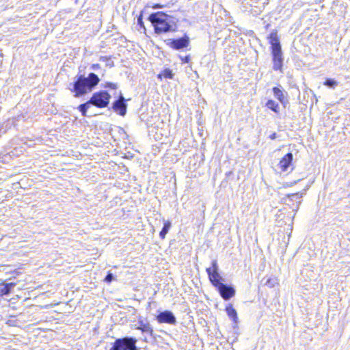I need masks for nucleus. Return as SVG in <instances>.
I'll return each mask as SVG.
<instances>
[{
	"instance_id": "obj_27",
	"label": "nucleus",
	"mask_w": 350,
	"mask_h": 350,
	"mask_svg": "<svg viewBox=\"0 0 350 350\" xmlns=\"http://www.w3.org/2000/svg\"><path fill=\"white\" fill-rule=\"evenodd\" d=\"M267 285L269 286L270 287L273 286V285L271 284V280H267Z\"/></svg>"
},
{
	"instance_id": "obj_17",
	"label": "nucleus",
	"mask_w": 350,
	"mask_h": 350,
	"mask_svg": "<svg viewBox=\"0 0 350 350\" xmlns=\"http://www.w3.org/2000/svg\"><path fill=\"white\" fill-rule=\"evenodd\" d=\"M273 92L274 96L277 98L282 103H283L285 98L283 92L279 88L274 87L273 88Z\"/></svg>"
},
{
	"instance_id": "obj_21",
	"label": "nucleus",
	"mask_w": 350,
	"mask_h": 350,
	"mask_svg": "<svg viewBox=\"0 0 350 350\" xmlns=\"http://www.w3.org/2000/svg\"><path fill=\"white\" fill-rule=\"evenodd\" d=\"M99 61L106 62V65L109 67L113 66V62L111 61V58L107 56H101L99 58Z\"/></svg>"
},
{
	"instance_id": "obj_11",
	"label": "nucleus",
	"mask_w": 350,
	"mask_h": 350,
	"mask_svg": "<svg viewBox=\"0 0 350 350\" xmlns=\"http://www.w3.org/2000/svg\"><path fill=\"white\" fill-rule=\"evenodd\" d=\"M217 288L218 289L220 295L224 300L230 299L235 294V290L233 287L223 283L219 284Z\"/></svg>"
},
{
	"instance_id": "obj_4",
	"label": "nucleus",
	"mask_w": 350,
	"mask_h": 350,
	"mask_svg": "<svg viewBox=\"0 0 350 350\" xmlns=\"http://www.w3.org/2000/svg\"><path fill=\"white\" fill-rule=\"evenodd\" d=\"M110 98L111 95L107 91L103 90L94 92L89 100V103L98 108H105L108 106Z\"/></svg>"
},
{
	"instance_id": "obj_28",
	"label": "nucleus",
	"mask_w": 350,
	"mask_h": 350,
	"mask_svg": "<svg viewBox=\"0 0 350 350\" xmlns=\"http://www.w3.org/2000/svg\"><path fill=\"white\" fill-rule=\"evenodd\" d=\"M267 285L269 286L270 287L273 286V285L271 284V280H267Z\"/></svg>"
},
{
	"instance_id": "obj_23",
	"label": "nucleus",
	"mask_w": 350,
	"mask_h": 350,
	"mask_svg": "<svg viewBox=\"0 0 350 350\" xmlns=\"http://www.w3.org/2000/svg\"><path fill=\"white\" fill-rule=\"evenodd\" d=\"M115 280V278L111 272H108L107 275H106L105 278V281L107 283L111 282L113 280Z\"/></svg>"
},
{
	"instance_id": "obj_3",
	"label": "nucleus",
	"mask_w": 350,
	"mask_h": 350,
	"mask_svg": "<svg viewBox=\"0 0 350 350\" xmlns=\"http://www.w3.org/2000/svg\"><path fill=\"white\" fill-rule=\"evenodd\" d=\"M269 42L271 46V53L273 56V69L282 71L283 65L282 52L280 42L276 31H272L269 35Z\"/></svg>"
},
{
	"instance_id": "obj_10",
	"label": "nucleus",
	"mask_w": 350,
	"mask_h": 350,
	"mask_svg": "<svg viewBox=\"0 0 350 350\" xmlns=\"http://www.w3.org/2000/svg\"><path fill=\"white\" fill-rule=\"evenodd\" d=\"M157 320L159 323H165L172 325H174L176 322V319L174 314L169 310H165L160 312L157 316Z\"/></svg>"
},
{
	"instance_id": "obj_5",
	"label": "nucleus",
	"mask_w": 350,
	"mask_h": 350,
	"mask_svg": "<svg viewBox=\"0 0 350 350\" xmlns=\"http://www.w3.org/2000/svg\"><path fill=\"white\" fill-rule=\"evenodd\" d=\"M136 342L135 338L130 337L118 338L109 350H137Z\"/></svg>"
},
{
	"instance_id": "obj_24",
	"label": "nucleus",
	"mask_w": 350,
	"mask_h": 350,
	"mask_svg": "<svg viewBox=\"0 0 350 350\" xmlns=\"http://www.w3.org/2000/svg\"><path fill=\"white\" fill-rule=\"evenodd\" d=\"M104 88H111V89H116L118 85L116 83H111V82H107L105 83V85H103Z\"/></svg>"
},
{
	"instance_id": "obj_2",
	"label": "nucleus",
	"mask_w": 350,
	"mask_h": 350,
	"mask_svg": "<svg viewBox=\"0 0 350 350\" xmlns=\"http://www.w3.org/2000/svg\"><path fill=\"white\" fill-rule=\"evenodd\" d=\"M99 81L98 77L93 72L90 73L87 77L80 75L74 83L70 84V90L75 93V97H79L91 92Z\"/></svg>"
},
{
	"instance_id": "obj_8",
	"label": "nucleus",
	"mask_w": 350,
	"mask_h": 350,
	"mask_svg": "<svg viewBox=\"0 0 350 350\" xmlns=\"http://www.w3.org/2000/svg\"><path fill=\"white\" fill-rule=\"evenodd\" d=\"M125 98L121 94L118 100L113 102L112 109L114 111L124 116L126 113L127 105L125 103Z\"/></svg>"
},
{
	"instance_id": "obj_19",
	"label": "nucleus",
	"mask_w": 350,
	"mask_h": 350,
	"mask_svg": "<svg viewBox=\"0 0 350 350\" xmlns=\"http://www.w3.org/2000/svg\"><path fill=\"white\" fill-rule=\"evenodd\" d=\"M91 105L90 103H89V100L83 104H81L79 106V109L81 112L82 115L83 116H86V113L90 107V105Z\"/></svg>"
},
{
	"instance_id": "obj_13",
	"label": "nucleus",
	"mask_w": 350,
	"mask_h": 350,
	"mask_svg": "<svg viewBox=\"0 0 350 350\" xmlns=\"http://www.w3.org/2000/svg\"><path fill=\"white\" fill-rule=\"evenodd\" d=\"M16 286L14 282L6 283L0 280V296L10 294L11 290Z\"/></svg>"
},
{
	"instance_id": "obj_25",
	"label": "nucleus",
	"mask_w": 350,
	"mask_h": 350,
	"mask_svg": "<svg viewBox=\"0 0 350 350\" xmlns=\"http://www.w3.org/2000/svg\"><path fill=\"white\" fill-rule=\"evenodd\" d=\"M180 57V59H181V60H182V62L183 63H188L190 61V56L189 55H187V56H185L184 57Z\"/></svg>"
},
{
	"instance_id": "obj_29",
	"label": "nucleus",
	"mask_w": 350,
	"mask_h": 350,
	"mask_svg": "<svg viewBox=\"0 0 350 350\" xmlns=\"http://www.w3.org/2000/svg\"><path fill=\"white\" fill-rule=\"evenodd\" d=\"M162 8V6H161V5H159V4H157V5H155L154 6V8Z\"/></svg>"
},
{
	"instance_id": "obj_30",
	"label": "nucleus",
	"mask_w": 350,
	"mask_h": 350,
	"mask_svg": "<svg viewBox=\"0 0 350 350\" xmlns=\"http://www.w3.org/2000/svg\"><path fill=\"white\" fill-rule=\"evenodd\" d=\"M275 133H273L271 135V139H275Z\"/></svg>"
},
{
	"instance_id": "obj_12",
	"label": "nucleus",
	"mask_w": 350,
	"mask_h": 350,
	"mask_svg": "<svg viewBox=\"0 0 350 350\" xmlns=\"http://www.w3.org/2000/svg\"><path fill=\"white\" fill-rule=\"evenodd\" d=\"M293 154L289 152L284 156L283 158L278 163V167L280 169L281 172H286L288 167L291 165L293 161Z\"/></svg>"
},
{
	"instance_id": "obj_15",
	"label": "nucleus",
	"mask_w": 350,
	"mask_h": 350,
	"mask_svg": "<svg viewBox=\"0 0 350 350\" xmlns=\"http://www.w3.org/2000/svg\"><path fill=\"white\" fill-rule=\"evenodd\" d=\"M226 311L228 316L234 322L237 323L238 320L237 313L236 310L233 308L232 304H228L226 306Z\"/></svg>"
},
{
	"instance_id": "obj_6",
	"label": "nucleus",
	"mask_w": 350,
	"mask_h": 350,
	"mask_svg": "<svg viewBox=\"0 0 350 350\" xmlns=\"http://www.w3.org/2000/svg\"><path fill=\"white\" fill-rule=\"evenodd\" d=\"M219 268L217 265V262L216 260L212 261V267H208L206 269V272L208 275V278L212 283V284L216 288L221 284V280H223L222 277L219 275Z\"/></svg>"
},
{
	"instance_id": "obj_7",
	"label": "nucleus",
	"mask_w": 350,
	"mask_h": 350,
	"mask_svg": "<svg viewBox=\"0 0 350 350\" xmlns=\"http://www.w3.org/2000/svg\"><path fill=\"white\" fill-rule=\"evenodd\" d=\"M167 44L175 50H180L186 48L189 44V38L185 35L183 37L178 39H170L168 40Z\"/></svg>"
},
{
	"instance_id": "obj_20",
	"label": "nucleus",
	"mask_w": 350,
	"mask_h": 350,
	"mask_svg": "<svg viewBox=\"0 0 350 350\" xmlns=\"http://www.w3.org/2000/svg\"><path fill=\"white\" fill-rule=\"evenodd\" d=\"M338 81L332 79H327L324 82L325 85L332 89H334L338 85Z\"/></svg>"
},
{
	"instance_id": "obj_9",
	"label": "nucleus",
	"mask_w": 350,
	"mask_h": 350,
	"mask_svg": "<svg viewBox=\"0 0 350 350\" xmlns=\"http://www.w3.org/2000/svg\"><path fill=\"white\" fill-rule=\"evenodd\" d=\"M302 197L301 194L300 195L299 193H292L288 195L286 198H284V203L287 205H290V202H295L291 206V208L293 211H297L301 204L300 198Z\"/></svg>"
},
{
	"instance_id": "obj_1",
	"label": "nucleus",
	"mask_w": 350,
	"mask_h": 350,
	"mask_svg": "<svg viewBox=\"0 0 350 350\" xmlns=\"http://www.w3.org/2000/svg\"><path fill=\"white\" fill-rule=\"evenodd\" d=\"M149 21L153 25L157 34L176 31L178 19L162 12L151 14Z\"/></svg>"
},
{
	"instance_id": "obj_22",
	"label": "nucleus",
	"mask_w": 350,
	"mask_h": 350,
	"mask_svg": "<svg viewBox=\"0 0 350 350\" xmlns=\"http://www.w3.org/2000/svg\"><path fill=\"white\" fill-rule=\"evenodd\" d=\"M163 75L165 79H172L173 73L170 69H165L163 72Z\"/></svg>"
},
{
	"instance_id": "obj_16",
	"label": "nucleus",
	"mask_w": 350,
	"mask_h": 350,
	"mask_svg": "<svg viewBox=\"0 0 350 350\" xmlns=\"http://www.w3.org/2000/svg\"><path fill=\"white\" fill-rule=\"evenodd\" d=\"M171 222L170 221H165L164 222L163 227L161 230V231L159 233V237L161 239H164L165 238V235L168 232L169 230L171 228Z\"/></svg>"
},
{
	"instance_id": "obj_26",
	"label": "nucleus",
	"mask_w": 350,
	"mask_h": 350,
	"mask_svg": "<svg viewBox=\"0 0 350 350\" xmlns=\"http://www.w3.org/2000/svg\"><path fill=\"white\" fill-rule=\"evenodd\" d=\"M100 68V64H92L91 66V69L93 70H96L99 69Z\"/></svg>"
},
{
	"instance_id": "obj_18",
	"label": "nucleus",
	"mask_w": 350,
	"mask_h": 350,
	"mask_svg": "<svg viewBox=\"0 0 350 350\" xmlns=\"http://www.w3.org/2000/svg\"><path fill=\"white\" fill-rule=\"evenodd\" d=\"M266 106L271 110L273 111L275 113L279 112V105L278 103L275 102L273 100H269L266 103Z\"/></svg>"
},
{
	"instance_id": "obj_14",
	"label": "nucleus",
	"mask_w": 350,
	"mask_h": 350,
	"mask_svg": "<svg viewBox=\"0 0 350 350\" xmlns=\"http://www.w3.org/2000/svg\"><path fill=\"white\" fill-rule=\"evenodd\" d=\"M139 326L137 327V329L142 330L143 333L149 334L151 336H153V329L148 322L139 321Z\"/></svg>"
}]
</instances>
